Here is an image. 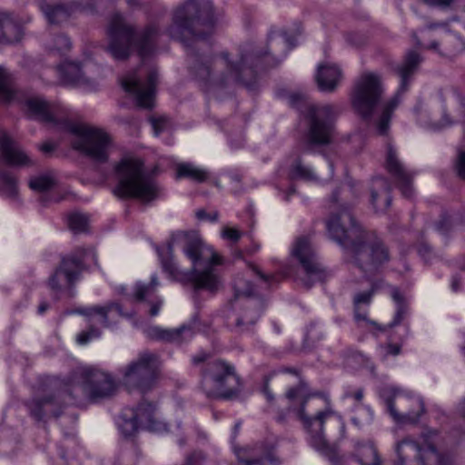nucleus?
<instances>
[{"label": "nucleus", "instance_id": "6", "mask_svg": "<svg viewBox=\"0 0 465 465\" xmlns=\"http://www.w3.org/2000/svg\"><path fill=\"white\" fill-rule=\"evenodd\" d=\"M108 52L117 60L127 59L135 51L141 59L154 54L157 48L159 28L148 25L141 32L125 22L124 17L115 13L112 15L108 29Z\"/></svg>", "mask_w": 465, "mask_h": 465}, {"label": "nucleus", "instance_id": "49", "mask_svg": "<svg viewBox=\"0 0 465 465\" xmlns=\"http://www.w3.org/2000/svg\"><path fill=\"white\" fill-rule=\"evenodd\" d=\"M250 268L261 280H262L267 284L268 287H271L273 283L277 282L276 275L266 274L254 265H250Z\"/></svg>", "mask_w": 465, "mask_h": 465}, {"label": "nucleus", "instance_id": "11", "mask_svg": "<svg viewBox=\"0 0 465 465\" xmlns=\"http://www.w3.org/2000/svg\"><path fill=\"white\" fill-rule=\"evenodd\" d=\"M340 108L332 104H309L303 115L306 124L305 140L310 145L329 144L335 132V121Z\"/></svg>", "mask_w": 465, "mask_h": 465}, {"label": "nucleus", "instance_id": "28", "mask_svg": "<svg viewBox=\"0 0 465 465\" xmlns=\"http://www.w3.org/2000/svg\"><path fill=\"white\" fill-rule=\"evenodd\" d=\"M341 79V71L331 64H320L317 69L316 82L318 87L323 92H332L336 89Z\"/></svg>", "mask_w": 465, "mask_h": 465}, {"label": "nucleus", "instance_id": "13", "mask_svg": "<svg viewBox=\"0 0 465 465\" xmlns=\"http://www.w3.org/2000/svg\"><path fill=\"white\" fill-rule=\"evenodd\" d=\"M379 396L387 412L398 424H414L425 411L423 401L420 397L409 395L394 386L381 387Z\"/></svg>", "mask_w": 465, "mask_h": 465}, {"label": "nucleus", "instance_id": "22", "mask_svg": "<svg viewBox=\"0 0 465 465\" xmlns=\"http://www.w3.org/2000/svg\"><path fill=\"white\" fill-rule=\"evenodd\" d=\"M65 402L62 392L35 397L25 403L30 416L36 421H45L51 417H58Z\"/></svg>", "mask_w": 465, "mask_h": 465}, {"label": "nucleus", "instance_id": "56", "mask_svg": "<svg viewBox=\"0 0 465 465\" xmlns=\"http://www.w3.org/2000/svg\"><path fill=\"white\" fill-rule=\"evenodd\" d=\"M418 252L425 262H430L433 257V252L430 246L426 242L420 243L418 246Z\"/></svg>", "mask_w": 465, "mask_h": 465}, {"label": "nucleus", "instance_id": "64", "mask_svg": "<svg viewBox=\"0 0 465 465\" xmlns=\"http://www.w3.org/2000/svg\"><path fill=\"white\" fill-rule=\"evenodd\" d=\"M459 413L465 418V398L460 402L458 406Z\"/></svg>", "mask_w": 465, "mask_h": 465}, {"label": "nucleus", "instance_id": "12", "mask_svg": "<svg viewBox=\"0 0 465 465\" xmlns=\"http://www.w3.org/2000/svg\"><path fill=\"white\" fill-rule=\"evenodd\" d=\"M0 161L11 167H24L32 164L30 157L19 143L5 132H0ZM18 194L17 178L0 165V196L15 199Z\"/></svg>", "mask_w": 465, "mask_h": 465}, {"label": "nucleus", "instance_id": "61", "mask_svg": "<svg viewBox=\"0 0 465 465\" xmlns=\"http://www.w3.org/2000/svg\"><path fill=\"white\" fill-rule=\"evenodd\" d=\"M55 146L54 143H45L42 146H41V151L45 153H52L54 150Z\"/></svg>", "mask_w": 465, "mask_h": 465}, {"label": "nucleus", "instance_id": "17", "mask_svg": "<svg viewBox=\"0 0 465 465\" xmlns=\"http://www.w3.org/2000/svg\"><path fill=\"white\" fill-rule=\"evenodd\" d=\"M88 255L96 262L95 253L91 249H78L71 255L64 257L49 278V287L54 291H60L64 287H74L84 270V261Z\"/></svg>", "mask_w": 465, "mask_h": 465}, {"label": "nucleus", "instance_id": "45", "mask_svg": "<svg viewBox=\"0 0 465 465\" xmlns=\"http://www.w3.org/2000/svg\"><path fill=\"white\" fill-rule=\"evenodd\" d=\"M454 166L459 177L465 181V150L462 147L457 149Z\"/></svg>", "mask_w": 465, "mask_h": 465}, {"label": "nucleus", "instance_id": "38", "mask_svg": "<svg viewBox=\"0 0 465 465\" xmlns=\"http://www.w3.org/2000/svg\"><path fill=\"white\" fill-rule=\"evenodd\" d=\"M233 299L231 304L237 305L246 298H261L253 295V284L243 276L238 275L233 281Z\"/></svg>", "mask_w": 465, "mask_h": 465}, {"label": "nucleus", "instance_id": "15", "mask_svg": "<svg viewBox=\"0 0 465 465\" xmlns=\"http://www.w3.org/2000/svg\"><path fill=\"white\" fill-rule=\"evenodd\" d=\"M117 426L126 437L134 435L140 429L159 433L168 430L167 424L158 418L155 405L145 401H141L135 409H124L118 418Z\"/></svg>", "mask_w": 465, "mask_h": 465}, {"label": "nucleus", "instance_id": "19", "mask_svg": "<svg viewBox=\"0 0 465 465\" xmlns=\"http://www.w3.org/2000/svg\"><path fill=\"white\" fill-rule=\"evenodd\" d=\"M157 77V72L153 69L146 71L145 74L135 71L122 80V87L134 96L139 107L150 109L153 106Z\"/></svg>", "mask_w": 465, "mask_h": 465}, {"label": "nucleus", "instance_id": "3", "mask_svg": "<svg viewBox=\"0 0 465 465\" xmlns=\"http://www.w3.org/2000/svg\"><path fill=\"white\" fill-rule=\"evenodd\" d=\"M162 267L172 278L189 281L195 291L216 292L221 278L216 268L222 258L205 244L196 232H176L165 249H156Z\"/></svg>", "mask_w": 465, "mask_h": 465}, {"label": "nucleus", "instance_id": "55", "mask_svg": "<svg viewBox=\"0 0 465 465\" xmlns=\"http://www.w3.org/2000/svg\"><path fill=\"white\" fill-rule=\"evenodd\" d=\"M364 396V391L362 388H359L356 391H351L350 388H348L344 393L343 398L344 399H353L356 402H361Z\"/></svg>", "mask_w": 465, "mask_h": 465}, {"label": "nucleus", "instance_id": "35", "mask_svg": "<svg viewBox=\"0 0 465 465\" xmlns=\"http://www.w3.org/2000/svg\"><path fill=\"white\" fill-rule=\"evenodd\" d=\"M390 295L396 304V312L392 322L387 327H382L384 329L383 331L387 328H393L399 325L409 313V302L398 287L390 286Z\"/></svg>", "mask_w": 465, "mask_h": 465}, {"label": "nucleus", "instance_id": "58", "mask_svg": "<svg viewBox=\"0 0 465 465\" xmlns=\"http://www.w3.org/2000/svg\"><path fill=\"white\" fill-rule=\"evenodd\" d=\"M454 0H430L429 5L440 8L449 7Z\"/></svg>", "mask_w": 465, "mask_h": 465}, {"label": "nucleus", "instance_id": "53", "mask_svg": "<svg viewBox=\"0 0 465 465\" xmlns=\"http://www.w3.org/2000/svg\"><path fill=\"white\" fill-rule=\"evenodd\" d=\"M346 41L352 46L360 47L366 43V37L359 33H348Z\"/></svg>", "mask_w": 465, "mask_h": 465}, {"label": "nucleus", "instance_id": "48", "mask_svg": "<svg viewBox=\"0 0 465 465\" xmlns=\"http://www.w3.org/2000/svg\"><path fill=\"white\" fill-rule=\"evenodd\" d=\"M436 230L445 234L449 232L452 229V220L451 217L447 214H442L440 219L435 224Z\"/></svg>", "mask_w": 465, "mask_h": 465}, {"label": "nucleus", "instance_id": "24", "mask_svg": "<svg viewBox=\"0 0 465 465\" xmlns=\"http://www.w3.org/2000/svg\"><path fill=\"white\" fill-rule=\"evenodd\" d=\"M146 335L153 340L164 342L182 344L190 341L194 335L192 323L183 324L178 328L163 329L160 326H152L146 330Z\"/></svg>", "mask_w": 465, "mask_h": 465}, {"label": "nucleus", "instance_id": "40", "mask_svg": "<svg viewBox=\"0 0 465 465\" xmlns=\"http://www.w3.org/2000/svg\"><path fill=\"white\" fill-rule=\"evenodd\" d=\"M15 92L11 83V74L5 67L0 65V103H10L15 99Z\"/></svg>", "mask_w": 465, "mask_h": 465}, {"label": "nucleus", "instance_id": "20", "mask_svg": "<svg viewBox=\"0 0 465 465\" xmlns=\"http://www.w3.org/2000/svg\"><path fill=\"white\" fill-rule=\"evenodd\" d=\"M232 311L227 313V324L236 332L242 333L251 331V328L259 320L264 309V301L262 298H246L242 302L231 304Z\"/></svg>", "mask_w": 465, "mask_h": 465}, {"label": "nucleus", "instance_id": "63", "mask_svg": "<svg viewBox=\"0 0 465 465\" xmlns=\"http://www.w3.org/2000/svg\"><path fill=\"white\" fill-rule=\"evenodd\" d=\"M302 96L298 94H292L290 95V103L292 105H297L298 102L302 100Z\"/></svg>", "mask_w": 465, "mask_h": 465}, {"label": "nucleus", "instance_id": "57", "mask_svg": "<svg viewBox=\"0 0 465 465\" xmlns=\"http://www.w3.org/2000/svg\"><path fill=\"white\" fill-rule=\"evenodd\" d=\"M196 216L199 220H208L210 222H216L218 220V213H207L204 210H198L196 212Z\"/></svg>", "mask_w": 465, "mask_h": 465}, {"label": "nucleus", "instance_id": "5", "mask_svg": "<svg viewBox=\"0 0 465 465\" xmlns=\"http://www.w3.org/2000/svg\"><path fill=\"white\" fill-rule=\"evenodd\" d=\"M313 394L311 392L308 384L300 380L299 384L291 387L285 393L289 401V411L302 422L309 433L310 445L326 456L331 462H337V454L334 449L328 443L323 434L325 423L336 420L335 413L330 410H319L312 412L309 401Z\"/></svg>", "mask_w": 465, "mask_h": 465}, {"label": "nucleus", "instance_id": "46", "mask_svg": "<svg viewBox=\"0 0 465 465\" xmlns=\"http://www.w3.org/2000/svg\"><path fill=\"white\" fill-rule=\"evenodd\" d=\"M322 338L323 333L322 331L319 322H311L306 332V340L312 342H315L321 341Z\"/></svg>", "mask_w": 465, "mask_h": 465}, {"label": "nucleus", "instance_id": "36", "mask_svg": "<svg viewBox=\"0 0 465 465\" xmlns=\"http://www.w3.org/2000/svg\"><path fill=\"white\" fill-rule=\"evenodd\" d=\"M209 177V172L196 166L193 163H180L176 165V178L177 179H189L195 183H203Z\"/></svg>", "mask_w": 465, "mask_h": 465}, {"label": "nucleus", "instance_id": "51", "mask_svg": "<svg viewBox=\"0 0 465 465\" xmlns=\"http://www.w3.org/2000/svg\"><path fill=\"white\" fill-rule=\"evenodd\" d=\"M222 237L232 242H237L242 237V232L235 228L224 227L222 231Z\"/></svg>", "mask_w": 465, "mask_h": 465}, {"label": "nucleus", "instance_id": "37", "mask_svg": "<svg viewBox=\"0 0 465 465\" xmlns=\"http://www.w3.org/2000/svg\"><path fill=\"white\" fill-rule=\"evenodd\" d=\"M354 455L361 465H381V459L371 442L358 444Z\"/></svg>", "mask_w": 465, "mask_h": 465}, {"label": "nucleus", "instance_id": "59", "mask_svg": "<svg viewBox=\"0 0 465 465\" xmlns=\"http://www.w3.org/2000/svg\"><path fill=\"white\" fill-rule=\"evenodd\" d=\"M244 144V138L241 134L238 139L234 142L232 138L230 139V145L233 149H239L242 148Z\"/></svg>", "mask_w": 465, "mask_h": 465}, {"label": "nucleus", "instance_id": "43", "mask_svg": "<svg viewBox=\"0 0 465 465\" xmlns=\"http://www.w3.org/2000/svg\"><path fill=\"white\" fill-rule=\"evenodd\" d=\"M87 217L82 213H72L68 216V226L74 232H84L87 226Z\"/></svg>", "mask_w": 465, "mask_h": 465}, {"label": "nucleus", "instance_id": "39", "mask_svg": "<svg viewBox=\"0 0 465 465\" xmlns=\"http://www.w3.org/2000/svg\"><path fill=\"white\" fill-rule=\"evenodd\" d=\"M290 177L292 180L300 179L306 182H315L318 180L317 173L312 168L303 163L301 158L294 161L290 170Z\"/></svg>", "mask_w": 465, "mask_h": 465}, {"label": "nucleus", "instance_id": "16", "mask_svg": "<svg viewBox=\"0 0 465 465\" xmlns=\"http://www.w3.org/2000/svg\"><path fill=\"white\" fill-rule=\"evenodd\" d=\"M291 254L298 262L303 272L300 280L307 289L328 278L329 272L320 261L308 236L302 235L296 238Z\"/></svg>", "mask_w": 465, "mask_h": 465}, {"label": "nucleus", "instance_id": "9", "mask_svg": "<svg viewBox=\"0 0 465 465\" xmlns=\"http://www.w3.org/2000/svg\"><path fill=\"white\" fill-rule=\"evenodd\" d=\"M115 391L116 384L112 376L94 368H84L74 372L64 389L72 403L81 396L97 402L112 397Z\"/></svg>", "mask_w": 465, "mask_h": 465}, {"label": "nucleus", "instance_id": "62", "mask_svg": "<svg viewBox=\"0 0 465 465\" xmlns=\"http://www.w3.org/2000/svg\"><path fill=\"white\" fill-rule=\"evenodd\" d=\"M263 393L269 401H273L274 397L272 391H270L268 382H266L263 386Z\"/></svg>", "mask_w": 465, "mask_h": 465}, {"label": "nucleus", "instance_id": "26", "mask_svg": "<svg viewBox=\"0 0 465 465\" xmlns=\"http://www.w3.org/2000/svg\"><path fill=\"white\" fill-rule=\"evenodd\" d=\"M391 185L382 176L373 178L371 188V202L376 212H384L391 203Z\"/></svg>", "mask_w": 465, "mask_h": 465}, {"label": "nucleus", "instance_id": "41", "mask_svg": "<svg viewBox=\"0 0 465 465\" xmlns=\"http://www.w3.org/2000/svg\"><path fill=\"white\" fill-rule=\"evenodd\" d=\"M56 184L55 178L53 173H44L33 177L29 181V187L37 192H45L53 188Z\"/></svg>", "mask_w": 465, "mask_h": 465}, {"label": "nucleus", "instance_id": "29", "mask_svg": "<svg viewBox=\"0 0 465 465\" xmlns=\"http://www.w3.org/2000/svg\"><path fill=\"white\" fill-rule=\"evenodd\" d=\"M159 282L155 274L152 275L151 282L149 284L137 283L134 289V298L137 302L147 301L152 303L150 309L151 316H156L159 313L160 308L162 306V300L155 297V299H152L154 296L155 288L158 286Z\"/></svg>", "mask_w": 465, "mask_h": 465}, {"label": "nucleus", "instance_id": "8", "mask_svg": "<svg viewBox=\"0 0 465 465\" xmlns=\"http://www.w3.org/2000/svg\"><path fill=\"white\" fill-rule=\"evenodd\" d=\"M114 176L116 185L113 193L119 198H136L149 203L159 197L158 183L145 172L143 163L138 158H122L114 167Z\"/></svg>", "mask_w": 465, "mask_h": 465}, {"label": "nucleus", "instance_id": "34", "mask_svg": "<svg viewBox=\"0 0 465 465\" xmlns=\"http://www.w3.org/2000/svg\"><path fill=\"white\" fill-rule=\"evenodd\" d=\"M23 35L21 25L8 15L0 12V42H18Z\"/></svg>", "mask_w": 465, "mask_h": 465}, {"label": "nucleus", "instance_id": "1", "mask_svg": "<svg viewBox=\"0 0 465 465\" xmlns=\"http://www.w3.org/2000/svg\"><path fill=\"white\" fill-rule=\"evenodd\" d=\"M169 35L183 43L191 59L190 69L195 78L207 89L236 84L250 91L258 86V69L279 64L287 53L296 46V36L283 30H271L268 51L254 43L240 46L235 58L227 53L213 57L201 53L200 45L211 35L215 25L214 8L210 0H185L173 12Z\"/></svg>", "mask_w": 465, "mask_h": 465}, {"label": "nucleus", "instance_id": "21", "mask_svg": "<svg viewBox=\"0 0 465 465\" xmlns=\"http://www.w3.org/2000/svg\"><path fill=\"white\" fill-rule=\"evenodd\" d=\"M438 99L442 106V117L439 121L424 119L420 107H415L414 110L417 114L418 121L422 126L434 132L441 131L447 127L452 126L455 124V121L448 114L446 109V103L449 100H455L459 104L460 114L463 121H465V95L459 87L452 86L440 91L438 94Z\"/></svg>", "mask_w": 465, "mask_h": 465}, {"label": "nucleus", "instance_id": "4", "mask_svg": "<svg viewBox=\"0 0 465 465\" xmlns=\"http://www.w3.org/2000/svg\"><path fill=\"white\" fill-rule=\"evenodd\" d=\"M422 62V57L413 50L408 51L402 61L393 67L400 84L395 94L383 102L384 85L381 76L365 72L357 79L351 94V105L354 111L380 135H387L393 112L400 105L415 74Z\"/></svg>", "mask_w": 465, "mask_h": 465}, {"label": "nucleus", "instance_id": "10", "mask_svg": "<svg viewBox=\"0 0 465 465\" xmlns=\"http://www.w3.org/2000/svg\"><path fill=\"white\" fill-rule=\"evenodd\" d=\"M437 431L426 430L418 440L411 437L404 438L395 448L397 460L393 465H406L408 461L415 465H450L451 459L445 460L435 447Z\"/></svg>", "mask_w": 465, "mask_h": 465}, {"label": "nucleus", "instance_id": "44", "mask_svg": "<svg viewBox=\"0 0 465 465\" xmlns=\"http://www.w3.org/2000/svg\"><path fill=\"white\" fill-rule=\"evenodd\" d=\"M101 336V331L94 327V325H90V327L86 331H83L76 336V341L79 345H86L94 339H97Z\"/></svg>", "mask_w": 465, "mask_h": 465}, {"label": "nucleus", "instance_id": "27", "mask_svg": "<svg viewBox=\"0 0 465 465\" xmlns=\"http://www.w3.org/2000/svg\"><path fill=\"white\" fill-rule=\"evenodd\" d=\"M382 285V281L372 282L371 288L369 291L361 292L354 295L353 305H354V320L356 322H365L367 324L374 326L379 331H384L376 322H373L367 318V314L361 312V305H369L371 302L374 292L380 289Z\"/></svg>", "mask_w": 465, "mask_h": 465}, {"label": "nucleus", "instance_id": "33", "mask_svg": "<svg viewBox=\"0 0 465 465\" xmlns=\"http://www.w3.org/2000/svg\"><path fill=\"white\" fill-rule=\"evenodd\" d=\"M25 104L28 112L35 117L51 123L54 121L53 106L41 96H30Z\"/></svg>", "mask_w": 465, "mask_h": 465}, {"label": "nucleus", "instance_id": "18", "mask_svg": "<svg viewBox=\"0 0 465 465\" xmlns=\"http://www.w3.org/2000/svg\"><path fill=\"white\" fill-rule=\"evenodd\" d=\"M157 356L144 351L122 371L124 383L129 390L137 389L144 392L151 389L156 378Z\"/></svg>", "mask_w": 465, "mask_h": 465}, {"label": "nucleus", "instance_id": "42", "mask_svg": "<svg viewBox=\"0 0 465 465\" xmlns=\"http://www.w3.org/2000/svg\"><path fill=\"white\" fill-rule=\"evenodd\" d=\"M72 46L71 40L64 34H60L54 36L51 43L48 44V48L51 52H57L60 54H64L70 50Z\"/></svg>", "mask_w": 465, "mask_h": 465}, {"label": "nucleus", "instance_id": "32", "mask_svg": "<svg viewBox=\"0 0 465 465\" xmlns=\"http://www.w3.org/2000/svg\"><path fill=\"white\" fill-rule=\"evenodd\" d=\"M112 312H116L120 316H129L124 314L122 306L115 302H110L105 306H93L77 310L78 313L87 316L90 322H93L94 316H99L98 322L106 328L111 326L108 317Z\"/></svg>", "mask_w": 465, "mask_h": 465}, {"label": "nucleus", "instance_id": "30", "mask_svg": "<svg viewBox=\"0 0 465 465\" xmlns=\"http://www.w3.org/2000/svg\"><path fill=\"white\" fill-rule=\"evenodd\" d=\"M58 73L64 85L84 86L89 83L78 63L64 62L58 65Z\"/></svg>", "mask_w": 465, "mask_h": 465}, {"label": "nucleus", "instance_id": "25", "mask_svg": "<svg viewBox=\"0 0 465 465\" xmlns=\"http://www.w3.org/2000/svg\"><path fill=\"white\" fill-rule=\"evenodd\" d=\"M235 453L240 465H275L272 451L262 446L239 449Z\"/></svg>", "mask_w": 465, "mask_h": 465}, {"label": "nucleus", "instance_id": "50", "mask_svg": "<svg viewBox=\"0 0 465 465\" xmlns=\"http://www.w3.org/2000/svg\"><path fill=\"white\" fill-rule=\"evenodd\" d=\"M451 43L453 45L450 53L456 54L465 50V40L458 34L451 35Z\"/></svg>", "mask_w": 465, "mask_h": 465}, {"label": "nucleus", "instance_id": "23", "mask_svg": "<svg viewBox=\"0 0 465 465\" xmlns=\"http://www.w3.org/2000/svg\"><path fill=\"white\" fill-rule=\"evenodd\" d=\"M385 168L393 178L403 197L411 199L414 195L412 187L413 173L400 161L391 144H388Z\"/></svg>", "mask_w": 465, "mask_h": 465}, {"label": "nucleus", "instance_id": "7", "mask_svg": "<svg viewBox=\"0 0 465 465\" xmlns=\"http://www.w3.org/2000/svg\"><path fill=\"white\" fill-rule=\"evenodd\" d=\"M209 354L200 352L192 358L193 365L200 368L201 388L209 398L235 400L242 391V383L234 365L221 360L207 359Z\"/></svg>", "mask_w": 465, "mask_h": 465}, {"label": "nucleus", "instance_id": "2", "mask_svg": "<svg viewBox=\"0 0 465 465\" xmlns=\"http://www.w3.org/2000/svg\"><path fill=\"white\" fill-rule=\"evenodd\" d=\"M356 197V191L351 184H344L332 193L334 206L326 228L330 238L351 256L352 263L363 272L372 273L390 260V254L373 232L365 231L356 223L351 203Z\"/></svg>", "mask_w": 465, "mask_h": 465}, {"label": "nucleus", "instance_id": "52", "mask_svg": "<svg viewBox=\"0 0 465 465\" xmlns=\"http://www.w3.org/2000/svg\"><path fill=\"white\" fill-rule=\"evenodd\" d=\"M205 456L202 451H193L189 454L183 465H203Z\"/></svg>", "mask_w": 465, "mask_h": 465}, {"label": "nucleus", "instance_id": "54", "mask_svg": "<svg viewBox=\"0 0 465 465\" xmlns=\"http://www.w3.org/2000/svg\"><path fill=\"white\" fill-rule=\"evenodd\" d=\"M150 123L152 124L154 134L157 136L162 133V131L165 127L167 119L165 117H159V118L151 117Z\"/></svg>", "mask_w": 465, "mask_h": 465}, {"label": "nucleus", "instance_id": "47", "mask_svg": "<svg viewBox=\"0 0 465 465\" xmlns=\"http://www.w3.org/2000/svg\"><path fill=\"white\" fill-rule=\"evenodd\" d=\"M401 345L398 343H388L380 347V355L382 361L387 360L389 355L397 356L401 353Z\"/></svg>", "mask_w": 465, "mask_h": 465}, {"label": "nucleus", "instance_id": "60", "mask_svg": "<svg viewBox=\"0 0 465 465\" xmlns=\"http://www.w3.org/2000/svg\"><path fill=\"white\" fill-rule=\"evenodd\" d=\"M460 276H458V275H454V276L452 277L451 284H450V286H451V290H452L453 292H458V291H460Z\"/></svg>", "mask_w": 465, "mask_h": 465}, {"label": "nucleus", "instance_id": "14", "mask_svg": "<svg viewBox=\"0 0 465 465\" xmlns=\"http://www.w3.org/2000/svg\"><path fill=\"white\" fill-rule=\"evenodd\" d=\"M72 146L96 163H105L108 160V150L111 139L103 129L82 124H71L68 126Z\"/></svg>", "mask_w": 465, "mask_h": 465}, {"label": "nucleus", "instance_id": "31", "mask_svg": "<svg viewBox=\"0 0 465 465\" xmlns=\"http://www.w3.org/2000/svg\"><path fill=\"white\" fill-rule=\"evenodd\" d=\"M76 6L75 3L55 5L41 3L40 9L49 24L58 25L67 21Z\"/></svg>", "mask_w": 465, "mask_h": 465}]
</instances>
